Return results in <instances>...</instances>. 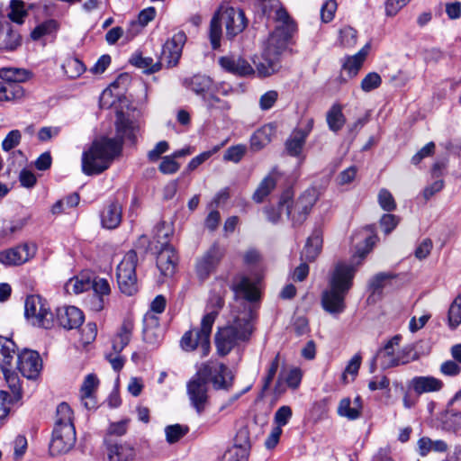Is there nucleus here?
Masks as SVG:
<instances>
[{
  "instance_id": "15",
  "label": "nucleus",
  "mask_w": 461,
  "mask_h": 461,
  "mask_svg": "<svg viewBox=\"0 0 461 461\" xmlns=\"http://www.w3.org/2000/svg\"><path fill=\"white\" fill-rule=\"evenodd\" d=\"M185 41V34L179 32L163 45L161 59L167 61L168 67H174L177 64Z\"/></svg>"
},
{
  "instance_id": "25",
  "label": "nucleus",
  "mask_w": 461,
  "mask_h": 461,
  "mask_svg": "<svg viewBox=\"0 0 461 461\" xmlns=\"http://www.w3.org/2000/svg\"><path fill=\"white\" fill-rule=\"evenodd\" d=\"M17 355L15 343L8 338L0 336V367L3 372L13 367L14 358Z\"/></svg>"
},
{
  "instance_id": "43",
  "label": "nucleus",
  "mask_w": 461,
  "mask_h": 461,
  "mask_svg": "<svg viewBox=\"0 0 461 461\" xmlns=\"http://www.w3.org/2000/svg\"><path fill=\"white\" fill-rule=\"evenodd\" d=\"M20 44L18 33L11 29L5 30V25L0 23V49L13 50Z\"/></svg>"
},
{
  "instance_id": "2",
  "label": "nucleus",
  "mask_w": 461,
  "mask_h": 461,
  "mask_svg": "<svg viewBox=\"0 0 461 461\" xmlns=\"http://www.w3.org/2000/svg\"><path fill=\"white\" fill-rule=\"evenodd\" d=\"M252 330L250 310L232 312L227 324L215 333L217 354L228 355L240 342L249 340Z\"/></svg>"
},
{
  "instance_id": "38",
  "label": "nucleus",
  "mask_w": 461,
  "mask_h": 461,
  "mask_svg": "<svg viewBox=\"0 0 461 461\" xmlns=\"http://www.w3.org/2000/svg\"><path fill=\"white\" fill-rule=\"evenodd\" d=\"M326 121L330 131L337 132L342 129L346 119L340 104H335L330 107L327 113Z\"/></svg>"
},
{
  "instance_id": "50",
  "label": "nucleus",
  "mask_w": 461,
  "mask_h": 461,
  "mask_svg": "<svg viewBox=\"0 0 461 461\" xmlns=\"http://www.w3.org/2000/svg\"><path fill=\"white\" fill-rule=\"evenodd\" d=\"M361 356L356 354L353 357L348 361L342 375L341 380L344 384H348L349 382L348 375L351 376L350 381H353L357 376L358 370L361 366Z\"/></svg>"
},
{
  "instance_id": "40",
  "label": "nucleus",
  "mask_w": 461,
  "mask_h": 461,
  "mask_svg": "<svg viewBox=\"0 0 461 461\" xmlns=\"http://www.w3.org/2000/svg\"><path fill=\"white\" fill-rule=\"evenodd\" d=\"M131 63L148 74L155 73L161 68L159 61L154 62L152 58L143 57L141 54L133 55L131 59Z\"/></svg>"
},
{
  "instance_id": "12",
  "label": "nucleus",
  "mask_w": 461,
  "mask_h": 461,
  "mask_svg": "<svg viewBox=\"0 0 461 461\" xmlns=\"http://www.w3.org/2000/svg\"><path fill=\"white\" fill-rule=\"evenodd\" d=\"M36 251L34 244L23 243L0 251V263L6 267L21 266L33 258Z\"/></svg>"
},
{
  "instance_id": "59",
  "label": "nucleus",
  "mask_w": 461,
  "mask_h": 461,
  "mask_svg": "<svg viewBox=\"0 0 461 461\" xmlns=\"http://www.w3.org/2000/svg\"><path fill=\"white\" fill-rule=\"evenodd\" d=\"M247 151V148L245 145L239 144L235 146H231L227 149L223 155V159L226 161H231L233 163H238L241 160L243 156Z\"/></svg>"
},
{
  "instance_id": "19",
  "label": "nucleus",
  "mask_w": 461,
  "mask_h": 461,
  "mask_svg": "<svg viewBox=\"0 0 461 461\" xmlns=\"http://www.w3.org/2000/svg\"><path fill=\"white\" fill-rule=\"evenodd\" d=\"M221 66L227 71L238 76H249L254 74L251 65L239 56H226L219 60Z\"/></svg>"
},
{
  "instance_id": "36",
  "label": "nucleus",
  "mask_w": 461,
  "mask_h": 461,
  "mask_svg": "<svg viewBox=\"0 0 461 461\" xmlns=\"http://www.w3.org/2000/svg\"><path fill=\"white\" fill-rule=\"evenodd\" d=\"M369 50V45L363 47L357 54L347 58L343 68L349 77H355L360 70Z\"/></svg>"
},
{
  "instance_id": "10",
  "label": "nucleus",
  "mask_w": 461,
  "mask_h": 461,
  "mask_svg": "<svg viewBox=\"0 0 461 461\" xmlns=\"http://www.w3.org/2000/svg\"><path fill=\"white\" fill-rule=\"evenodd\" d=\"M400 337L394 336L385 346L373 357L370 365V372L374 373L379 366L382 369H387L409 362L403 350H398Z\"/></svg>"
},
{
  "instance_id": "49",
  "label": "nucleus",
  "mask_w": 461,
  "mask_h": 461,
  "mask_svg": "<svg viewBox=\"0 0 461 461\" xmlns=\"http://www.w3.org/2000/svg\"><path fill=\"white\" fill-rule=\"evenodd\" d=\"M62 68L68 77L76 78L85 71L84 64L76 58H69L66 59L62 65Z\"/></svg>"
},
{
  "instance_id": "51",
  "label": "nucleus",
  "mask_w": 461,
  "mask_h": 461,
  "mask_svg": "<svg viewBox=\"0 0 461 461\" xmlns=\"http://www.w3.org/2000/svg\"><path fill=\"white\" fill-rule=\"evenodd\" d=\"M212 87V80L209 77L197 75L194 76L191 80V88L196 94L210 95V89Z\"/></svg>"
},
{
  "instance_id": "48",
  "label": "nucleus",
  "mask_w": 461,
  "mask_h": 461,
  "mask_svg": "<svg viewBox=\"0 0 461 461\" xmlns=\"http://www.w3.org/2000/svg\"><path fill=\"white\" fill-rule=\"evenodd\" d=\"M188 431V427L185 425H168L165 428L166 439L169 444H174L185 436Z\"/></svg>"
},
{
  "instance_id": "24",
  "label": "nucleus",
  "mask_w": 461,
  "mask_h": 461,
  "mask_svg": "<svg viewBox=\"0 0 461 461\" xmlns=\"http://www.w3.org/2000/svg\"><path fill=\"white\" fill-rule=\"evenodd\" d=\"M133 327L131 320L127 319L122 321L121 327L112 339V350L114 352H122L123 350L131 339Z\"/></svg>"
},
{
  "instance_id": "34",
  "label": "nucleus",
  "mask_w": 461,
  "mask_h": 461,
  "mask_svg": "<svg viewBox=\"0 0 461 461\" xmlns=\"http://www.w3.org/2000/svg\"><path fill=\"white\" fill-rule=\"evenodd\" d=\"M24 89L19 84L0 81V102H11L22 99Z\"/></svg>"
},
{
  "instance_id": "26",
  "label": "nucleus",
  "mask_w": 461,
  "mask_h": 461,
  "mask_svg": "<svg viewBox=\"0 0 461 461\" xmlns=\"http://www.w3.org/2000/svg\"><path fill=\"white\" fill-rule=\"evenodd\" d=\"M362 400L360 396H357L353 402L349 398L340 400L338 406V414L348 420H354L361 416Z\"/></svg>"
},
{
  "instance_id": "54",
  "label": "nucleus",
  "mask_w": 461,
  "mask_h": 461,
  "mask_svg": "<svg viewBox=\"0 0 461 461\" xmlns=\"http://www.w3.org/2000/svg\"><path fill=\"white\" fill-rule=\"evenodd\" d=\"M10 9L11 11L8 14L9 19L14 23H23V18L27 15L23 2L20 0H12L10 2Z\"/></svg>"
},
{
  "instance_id": "17",
  "label": "nucleus",
  "mask_w": 461,
  "mask_h": 461,
  "mask_svg": "<svg viewBox=\"0 0 461 461\" xmlns=\"http://www.w3.org/2000/svg\"><path fill=\"white\" fill-rule=\"evenodd\" d=\"M178 257L175 249L167 242H162L157 257V266L165 276H171L176 271Z\"/></svg>"
},
{
  "instance_id": "41",
  "label": "nucleus",
  "mask_w": 461,
  "mask_h": 461,
  "mask_svg": "<svg viewBox=\"0 0 461 461\" xmlns=\"http://www.w3.org/2000/svg\"><path fill=\"white\" fill-rule=\"evenodd\" d=\"M317 201V191L315 189L306 190L298 199L299 205L303 208L302 212L298 216L299 221H305L307 215Z\"/></svg>"
},
{
  "instance_id": "31",
  "label": "nucleus",
  "mask_w": 461,
  "mask_h": 461,
  "mask_svg": "<svg viewBox=\"0 0 461 461\" xmlns=\"http://www.w3.org/2000/svg\"><path fill=\"white\" fill-rule=\"evenodd\" d=\"M276 132V127L271 124H266L257 130L250 138V146L254 150H260L272 140Z\"/></svg>"
},
{
  "instance_id": "9",
  "label": "nucleus",
  "mask_w": 461,
  "mask_h": 461,
  "mask_svg": "<svg viewBox=\"0 0 461 461\" xmlns=\"http://www.w3.org/2000/svg\"><path fill=\"white\" fill-rule=\"evenodd\" d=\"M24 314L33 325L49 329L53 324V314L47 301L40 295H30L25 300Z\"/></svg>"
},
{
  "instance_id": "64",
  "label": "nucleus",
  "mask_w": 461,
  "mask_h": 461,
  "mask_svg": "<svg viewBox=\"0 0 461 461\" xmlns=\"http://www.w3.org/2000/svg\"><path fill=\"white\" fill-rule=\"evenodd\" d=\"M292 409L287 405H284L278 408L274 417L275 422L276 424V427H279L282 429L283 426L288 423L289 420L292 417Z\"/></svg>"
},
{
  "instance_id": "44",
  "label": "nucleus",
  "mask_w": 461,
  "mask_h": 461,
  "mask_svg": "<svg viewBox=\"0 0 461 461\" xmlns=\"http://www.w3.org/2000/svg\"><path fill=\"white\" fill-rule=\"evenodd\" d=\"M74 427L73 411L66 402H61L57 407L55 427Z\"/></svg>"
},
{
  "instance_id": "30",
  "label": "nucleus",
  "mask_w": 461,
  "mask_h": 461,
  "mask_svg": "<svg viewBox=\"0 0 461 461\" xmlns=\"http://www.w3.org/2000/svg\"><path fill=\"white\" fill-rule=\"evenodd\" d=\"M122 221V206L116 203H110L101 213L102 225L106 229H115Z\"/></svg>"
},
{
  "instance_id": "8",
  "label": "nucleus",
  "mask_w": 461,
  "mask_h": 461,
  "mask_svg": "<svg viewBox=\"0 0 461 461\" xmlns=\"http://www.w3.org/2000/svg\"><path fill=\"white\" fill-rule=\"evenodd\" d=\"M138 257L135 250H129L118 264L116 278L119 288L126 295H132L138 290L136 267Z\"/></svg>"
},
{
  "instance_id": "4",
  "label": "nucleus",
  "mask_w": 461,
  "mask_h": 461,
  "mask_svg": "<svg viewBox=\"0 0 461 461\" xmlns=\"http://www.w3.org/2000/svg\"><path fill=\"white\" fill-rule=\"evenodd\" d=\"M222 25L225 27L228 39L237 36L247 26V19L243 11L228 5H221L219 7L210 23L209 38L213 50L218 49L221 45Z\"/></svg>"
},
{
  "instance_id": "5",
  "label": "nucleus",
  "mask_w": 461,
  "mask_h": 461,
  "mask_svg": "<svg viewBox=\"0 0 461 461\" xmlns=\"http://www.w3.org/2000/svg\"><path fill=\"white\" fill-rule=\"evenodd\" d=\"M121 151L118 140L102 138L95 140L82 155V171L88 176L106 170Z\"/></svg>"
},
{
  "instance_id": "62",
  "label": "nucleus",
  "mask_w": 461,
  "mask_h": 461,
  "mask_svg": "<svg viewBox=\"0 0 461 461\" xmlns=\"http://www.w3.org/2000/svg\"><path fill=\"white\" fill-rule=\"evenodd\" d=\"M357 31L352 27H344L339 31V41L344 47H353L357 43Z\"/></svg>"
},
{
  "instance_id": "11",
  "label": "nucleus",
  "mask_w": 461,
  "mask_h": 461,
  "mask_svg": "<svg viewBox=\"0 0 461 461\" xmlns=\"http://www.w3.org/2000/svg\"><path fill=\"white\" fill-rule=\"evenodd\" d=\"M75 427H54L52 438L50 443L51 456H59L68 453L76 443Z\"/></svg>"
},
{
  "instance_id": "32",
  "label": "nucleus",
  "mask_w": 461,
  "mask_h": 461,
  "mask_svg": "<svg viewBox=\"0 0 461 461\" xmlns=\"http://www.w3.org/2000/svg\"><path fill=\"white\" fill-rule=\"evenodd\" d=\"M91 287H93L97 297L93 303V309L99 312L104 307V297L108 296L111 293L109 282L105 278L96 277L91 281Z\"/></svg>"
},
{
  "instance_id": "58",
  "label": "nucleus",
  "mask_w": 461,
  "mask_h": 461,
  "mask_svg": "<svg viewBox=\"0 0 461 461\" xmlns=\"http://www.w3.org/2000/svg\"><path fill=\"white\" fill-rule=\"evenodd\" d=\"M377 199L381 208L386 212H392L396 208L393 194L385 188L379 191Z\"/></svg>"
},
{
  "instance_id": "35",
  "label": "nucleus",
  "mask_w": 461,
  "mask_h": 461,
  "mask_svg": "<svg viewBox=\"0 0 461 461\" xmlns=\"http://www.w3.org/2000/svg\"><path fill=\"white\" fill-rule=\"evenodd\" d=\"M157 11L154 7L150 6L143 9L138 15L137 20L132 21L128 30V34L133 38L140 31L144 28L149 22L156 16Z\"/></svg>"
},
{
  "instance_id": "18",
  "label": "nucleus",
  "mask_w": 461,
  "mask_h": 461,
  "mask_svg": "<svg viewBox=\"0 0 461 461\" xmlns=\"http://www.w3.org/2000/svg\"><path fill=\"white\" fill-rule=\"evenodd\" d=\"M212 368V375H209L214 388L216 390H230L232 386L234 375L222 363H209Z\"/></svg>"
},
{
  "instance_id": "53",
  "label": "nucleus",
  "mask_w": 461,
  "mask_h": 461,
  "mask_svg": "<svg viewBox=\"0 0 461 461\" xmlns=\"http://www.w3.org/2000/svg\"><path fill=\"white\" fill-rule=\"evenodd\" d=\"M203 101L207 109L211 112L214 110L224 112L230 109V104L228 101L221 100L212 94L204 95Z\"/></svg>"
},
{
  "instance_id": "27",
  "label": "nucleus",
  "mask_w": 461,
  "mask_h": 461,
  "mask_svg": "<svg viewBox=\"0 0 461 461\" xmlns=\"http://www.w3.org/2000/svg\"><path fill=\"white\" fill-rule=\"evenodd\" d=\"M135 456V448L128 443L113 444L107 447L109 461H133Z\"/></svg>"
},
{
  "instance_id": "20",
  "label": "nucleus",
  "mask_w": 461,
  "mask_h": 461,
  "mask_svg": "<svg viewBox=\"0 0 461 461\" xmlns=\"http://www.w3.org/2000/svg\"><path fill=\"white\" fill-rule=\"evenodd\" d=\"M313 121L309 120L304 129L294 131L285 142L287 152L291 156H298L305 143L306 138L312 129Z\"/></svg>"
},
{
  "instance_id": "37",
  "label": "nucleus",
  "mask_w": 461,
  "mask_h": 461,
  "mask_svg": "<svg viewBox=\"0 0 461 461\" xmlns=\"http://www.w3.org/2000/svg\"><path fill=\"white\" fill-rule=\"evenodd\" d=\"M291 197L292 194L290 191L285 192L280 199V207L285 208V212L288 215V217L291 218L294 224L300 225L304 221H299L298 216L300 215V212L303 211L297 201L295 202L294 204H291Z\"/></svg>"
},
{
  "instance_id": "60",
  "label": "nucleus",
  "mask_w": 461,
  "mask_h": 461,
  "mask_svg": "<svg viewBox=\"0 0 461 461\" xmlns=\"http://www.w3.org/2000/svg\"><path fill=\"white\" fill-rule=\"evenodd\" d=\"M224 144L222 143L221 145L220 146H215L212 148V149L211 150H207V151H204V152H202L201 154H199L198 156L193 158L188 165H187V169L189 171H193L194 170L195 168H197L201 164H203L204 161H206L207 159H209L214 153L218 152L219 149L223 146Z\"/></svg>"
},
{
  "instance_id": "13",
  "label": "nucleus",
  "mask_w": 461,
  "mask_h": 461,
  "mask_svg": "<svg viewBox=\"0 0 461 461\" xmlns=\"http://www.w3.org/2000/svg\"><path fill=\"white\" fill-rule=\"evenodd\" d=\"M224 256V249L218 244H213L206 250L196 261V274L201 280L208 276L216 270L221 258Z\"/></svg>"
},
{
  "instance_id": "39",
  "label": "nucleus",
  "mask_w": 461,
  "mask_h": 461,
  "mask_svg": "<svg viewBox=\"0 0 461 461\" xmlns=\"http://www.w3.org/2000/svg\"><path fill=\"white\" fill-rule=\"evenodd\" d=\"M0 77L6 82L18 84L30 79L32 73L23 68H5L0 70Z\"/></svg>"
},
{
  "instance_id": "33",
  "label": "nucleus",
  "mask_w": 461,
  "mask_h": 461,
  "mask_svg": "<svg viewBox=\"0 0 461 461\" xmlns=\"http://www.w3.org/2000/svg\"><path fill=\"white\" fill-rule=\"evenodd\" d=\"M277 178L278 174L275 171L264 177L253 194V200L256 203H262L276 187Z\"/></svg>"
},
{
  "instance_id": "42",
  "label": "nucleus",
  "mask_w": 461,
  "mask_h": 461,
  "mask_svg": "<svg viewBox=\"0 0 461 461\" xmlns=\"http://www.w3.org/2000/svg\"><path fill=\"white\" fill-rule=\"evenodd\" d=\"M91 287V279L89 276L80 275L70 278L65 285V289L68 294H78L88 290Z\"/></svg>"
},
{
  "instance_id": "22",
  "label": "nucleus",
  "mask_w": 461,
  "mask_h": 461,
  "mask_svg": "<svg viewBox=\"0 0 461 461\" xmlns=\"http://www.w3.org/2000/svg\"><path fill=\"white\" fill-rule=\"evenodd\" d=\"M98 385L97 377L89 374L86 376L81 388H80V399L82 404L87 409L92 410L96 406V401L95 397V391Z\"/></svg>"
},
{
  "instance_id": "52",
  "label": "nucleus",
  "mask_w": 461,
  "mask_h": 461,
  "mask_svg": "<svg viewBox=\"0 0 461 461\" xmlns=\"http://www.w3.org/2000/svg\"><path fill=\"white\" fill-rule=\"evenodd\" d=\"M393 276L389 273H379L375 275L369 282V288L373 294H380L383 288L390 284Z\"/></svg>"
},
{
  "instance_id": "28",
  "label": "nucleus",
  "mask_w": 461,
  "mask_h": 461,
  "mask_svg": "<svg viewBox=\"0 0 461 461\" xmlns=\"http://www.w3.org/2000/svg\"><path fill=\"white\" fill-rule=\"evenodd\" d=\"M322 249V231L316 229L307 239L306 244L302 251V258L308 261H313L319 256Z\"/></svg>"
},
{
  "instance_id": "16",
  "label": "nucleus",
  "mask_w": 461,
  "mask_h": 461,
  "mask_svg": "<svg viewBox=\"0 0 461 461\" xmlns=\"http://www.w3.org/2000/svg\"><path fill=\"white\" fill-rule=\"evenodd\" d=\"M58 323L66 330L77 329L84 321V314L75 306H62L56 310Z\"/></svg>"
},
{
  "instance_id": "56",
  "label": "nucleus",
  "mask_w": 461,
  "mask_h": 461,
  "mask_svg": "<svg viewBox=\"0 0 461 461\" xmlns=\"http://www.w3.org/2000/svg\"><path fill=\"white\" fill-rule=\"evenodd\" d=\"M5 376V379H6V382L11 389V398H12V401H18L21 399L22 397V393H21V388H20V384H19V380L17 378V376L12 372V368H10L8 371L6 372H3Z\"/></svg>"
},
{
  "instance_id": "23",
  "label": "nucleus",
  "mask_w": 461,
  "mask_h": 461,
  "mask_svg": "<svg viewBox=\"0 0 461 461\" xmlns=\"http://www.w3.org/2000/svg\"><path fill=\"white\" fill-rule=\"evenodd\" d=\"M139 125L130 120L123 113H118L116 118V135L121 140H128L131 142L136 140V132Z\"/></svg>"
},
{
  "instance_id": "57",
  "label": "nucleus",
  "mask_w": 461,
  "mask_h": 461,
  "mask_svg": "<svg viewBox=\"0 0 461 461\" xmlns=\"http://www.w3.org/2000/svg\"><path fill=\"white\" fill-rule=\"evenodd\" d=\"M248 451L240 446H233L229 448L222 456V461H247Z\"/></svg>"
},
{
  "instance_id": "21",
  "label": "nucleus",
  "mask_w": 461,
  "mask_h": 461,
  "mask_svg": "<svg viewBox=\"0 0 461 461\" xmlns=\"http://www.w3.org/2000/svg\"><path fill=\"white\" fill-rule=\"evenodd\" d=\"M232 289L238 296L249 302H256L260 298L256 284L246 276H241L235 280L232 284Z\"/></svg>"
},
{
  "instance_id": "1",
  "label": "nucleus",
  "mask_w": 461,
  "mask_h": 461,
  "mask_svg": "<svg viewBox=\"0 0 461 461\" xmlns=\"http://www.w3.org/2000/svg\"><path fill=\"white\" fill-rule=\"evenodd\" d=\"M276 15L279 24L267 41L262 53V61L256 64L257 71L261 77H268L278 70L279 58L286 50L288 42L296 30V25L285 9H277Z\"/></svg>"
},
{
  "instance_id": "45",
  "label": "nucleus",
  "mask_w": 461,
  "mask_h": 461,
  "mask_svg": "<svg viewBox=\"0 0 461 461\" xmlns=\"http://www.w3.org/2000/svg\"><path fill=\"white\" fill-rule=\"evenodd\" d=\"M442 425L446 430L456 431L461 428V412L447 410L442 416Z\"/></svg>"
},
{
  "instance_id": "55",
  "label": "nucleus",
  "mask_w": 461,
  "mask_h": 461,
  "mask_svg": "<svg viewBox=\"0 0 461 461\" xmlns=\"http://www.w3.org/2000/svg\"><path fill=\"white\" fill-rule=\"evenodd\" d=\"M382 84V77L376 72H369L366 75V77L362 79L360 83L361 89L366 92H371L376 88H378Z\"/></svg>"
},
{
  "instance_id": "47",
  "label": "nucleus",
  "mask_w": 461,
  "mask_h": 461,
  "mask_svg": "<svg viewBox=\"0 0 461 461\" xmlns=\"http://www.w3.org/2000/svg\"><path fill=\"white\" fill-rule=\"evenodd\" d=\"M448 326L455 330L461 324V294L457 295L451 303L448 310Z\"/></svg>"
},
{
  "instance_id": "6",
  "label": "nucleus",
  "mask_w": 461,
  "mask_h": 461,
  "mask_svg": "<svg viewBox=\"0 0 461 461\" xmlns=\"http://www.w3.org/2000/svg\"><path fill=\"white\" fill-rule=\"evenodd\" d=\"M213 326V315H204L201 327L186 331L181 339V347L185 351H194L199 348L201 357H206L211 349L210 337Z\"/></svg>"
},
{
  "instance_id": "14",
  "label": "nucleus",
  "mask_w": 461,
  "mask_h": 461,
  "mask_svg": "<svg viewBox=\"0 0 461 461\" xmlns=\"http://www.w3.org/2000/svg\"><path fill=\"white\" fill-rule=\"evenodd\" d=\"M42 367V362L38 352L24 349L17 355V368L22 375L29 379L38 376Z\"/></svg>"
},
{
  "instance_id": "46",
  "label": "nucleus",
  "mask_w": 461,
  "mask_h": 461,
  "mask_svg": "<svg viewBox=\"0 0 461 461\" xmlns=\"http://www.w3.org/2000/svg\"><path fill=\"white\" fill-rule=\"evenodd\" d=\"M59 28V23L54 19L47 20L37 25L32 32V38L39 40L45 35H50L56 32Z\"/></svg>"
},
{
  "instance_id": "7",
  "label": "nucleus",
  "mask_w": 461,
  "mask_h": 461,
  "mask_svg": "<svg viewBox=\"0 0 461 461\" xmlns=\"http://www.w3.org/2000/svg\"><path fill=\"white\" fill-rule=\"evenodd\" d=\"M212 375L210 364H203L186 384L191 405L197 413H202L208 402V379Z\"/></svg>"
},
{
  "instance_id": "29",
  "label": "nucleus",
  "mask_w": 461,
  "mask_h": 461,
  "mask_svg": "<svg viewBox=\"0 0 461 461\" xmlns=\"http://www.w3.org/2000/svg\"><path fill=\"white\" fill-rule=\"evenodd\" d=\"M411 386L417 394H422L440 391L443 383L433 376H416L411 380Z\"/></svg>"
},
{
  "instance_id": "61",
  "label": "nucleus",
  "mask_w": 461,
  "mask_h": 461,
  "mask_svg": "<svg viewBox=\"0 0 461 461\" xmlns=\"http://www.w3.org/2000/svg\"><path fill=\"white\" fill-rule=\"evenodd\" d=\"M179 168V163L176 161V158L172 155L163 157L158 167L159 171L165 175L175 174Z\"/></svg>"
},
{
  "instance_id": "63",
  "label": "nucleus",
  "mask_w": 461,
  "mask_h": 461,
  "mask_svg": "<svg viewBox=\"0 0 461 461\" xmlns=\"http://www.w3.org/2000/svg\"><path fill=\"white\" fill-rule=\"evenodd\" d=\"M338 5L336 0H327L321 8V19L322 23H330L333 20Z\"/></svg>"
},
{
  "instance_id": "3",
  "label": "nucleus",
  "mask_w": 461,
  "mask_h": 461,
  "mask_svg": "<svg viewBox=\"0 0 461 461\" xmlns=\"http://www.w3.org/2000/svg\"><path fill=\"white\" fill-rule=\"evenodd\" d=\"M352 265L339 263L331 275L329 288L322 293L321 305L332 315L342 313L346 308L345 297L352 285L355 274Z\"/></svg>"
}]
</instances>
